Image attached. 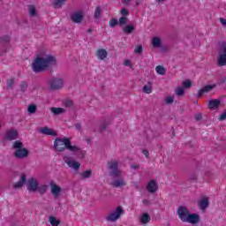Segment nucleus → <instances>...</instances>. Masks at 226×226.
Wrapping results in <instances>:
<instances>
[{
    "label": "nucleus",
    "mask_w": 226,
    "mask_h": 226,
    "mask_svg": "<svg viewBox=\"0 0 226 226\" xmlns=\"http://www.w3.org/2000/svg\"><path fill=\"white\" fill-rule=\"evenodd\" d=\"M56 64V56L50 55V53L44 51L41 52L35 59L33 61L32 69L35 73L45 72L47 68Z\"/></svg>",
    "instance_id": "1"
},
{
    "label": "nucleus",
    "mask_w": 226,
    "mask_h": 226,
    "mask_svg": "<svg viewBox=\"0 0 226 226\" xmlns=\"http://www.w3.org/2000/svg\"><path fill=\"white\" fill-rule=\"evenodd\" d=\"M54 147L56 151H64L68 149L72 154H75L79 160L86 156V152L81 150L80 147L72 145V140L68 137L57 138L54 141Z\"/></svg>",
    "instance_id": "2"
},
{
    "label": "nucleus",
    "mask_w": 226,
    "mask_h": 226,
    "mask_svg": "<svg viewBox=\"0 0 226 226\" xmlns=\"http://www.w3.org/2000/svg\"><path fill=\"white\" fill-rule=\"evenodd\" d=\"M12 147L14 149V156H16V158L22 160L29 156V150L24 147V143L20 140H16L13 143Z\"/></svg>",
    "instance_id": "3"
},
{
    "label": "nucleus",
    "mask_w": 226,
    "mask_h": 226,
    "mask_svg": "<svg viewBox=\"0 0 226 226\" xmlns=\"http://www.w3.org/2000/svg\"><path fill=\"white\" fill-rule=\"evenodd\" d=\"M64 162L70 169H72L73 170H79V169H80V162H77L75 159H73V157L65 155L64 157Z\"/></svg>",
    "instance_id": "4"
},
{
    "label": "nucleus",
    "mask_w": 226,
    "mask_h": 226,
    "mask_svg": "<svg viewBox=\"0 0 226 226\" xmlns=\"http://www.w3.org/2000/svg\"><path fill=\"white\" fill-rule=\"evenodd\" d=\"M64 86V81L63 80V78L56 77L51 79L49 83L50 89H61Z\"/></svg>",
    "instance_id": "5"
},
{
    "label": "nucleus",
    "mask_w": 226,
    "mask_h": 226,
    "mask_svg": "<svg viewBox=\"0 0 226 226\" xmlns=\"http://www.w3.org/2000/svg\"><path fill=\"white\" fill-rule=\"evenodd\" d=\"M177 215L181 222H186V218L190 215V211L186 207H179L177 210Z\"/></svg>",
    "instance_id": "6"
},
{
    "label": "nucleus",
    "mask_w": 226,
    "mask_h": 226,
    "mask_svg": "<svg viewBox=\"0 0 226 226\" xmlns=\"http://www.w3.org/2000/svg\"><path fill=\"white\" fill-rule=\"evenodd\" d=\"M121 215H123V208L121 207H118L108 216V221L116 222V220H119Z\"/></svg>",
    "instance_id": "7"
},
{
    "label": "nucleus",
    "mask_w": 226,
    "mask_h": 226,
    "mask_svg": "<svg viewBox=\"0 0 226 226\" xmlns=\"http://www.w3.org/2000/svg\"><path fill=\"white\" fill-rule=\"evenodd\" d=\"M39 132H41L42 135H49L50 137H57V132L56 130L44 126L41 127L39 129Z\"/></svg>",
    "instance_id": "8"
},
{
    "label": "nucleus",
    "mask_w": 226,
    "mask_h": 226,
    "mask_svg": "<svg viewBox=\"0 0 226 226\" xmlns=\"http://www.w3.org/2000/svg\"><path fill=\"white\" fill-rule=\"evenodd\" d=\"M109 56V52L105 49H98L95 51V57L98 59V61H105L107 57Z\"/></svg>",
    "instance_id": "9"
},
{
    "label": "nucleus",
    "mask_w": 226,
    "mask_h": 226,
    "mask_svg": "<svg viewBox=\"0 0 226 226\" xmlns=\"http://www.w3.org/2000/svg\"><path fill=\"white\" fill-rule=\"evenodd\" d=\"M71 19L75 24H80V22H82V19H84V11H78L72 13Z\"/></svg>",
    "instance_id": "10"
},
{
    "label": "nucleus",
    "mask_w": 226,
    "mask_h": 226,
    "mask_svg": "<svg viewBox=\"0 0 226 226\" xmlns=\"http://www.w3.org/2000/svg\"><path fill=\"white\" fill-rule=\"evenodd\" d=\"M27 189L29 192H36L38 190V180L36 178H30L27 181Z\"/></svg>",
    "instance_id": "11"
},
{
    "label": "nucleus",
    "mask_w": 226,
    "mask_h": 226,
    "mask_svg": "<svg viewBox=\"0 0 226 226\" xmlns=\"http://www.w3.org/2000/svg\"><path fill=\"white\" fill-rule=\"evenodd\" d=\"M51 186V193L53 195V197H55V199H57V197H59V195H61V186L56 185V183L52 182L50 184Z\"/></svg>",
    "instance_id": "12"
},
{
    "label": "nucleus",
    "mask_w": 226,
    "mask_h": 226,
    "mask_svg": "<svg viewBox=\"0 0 226 226\" xmlns=\"http://www.w3.org/2000/svg\"><path fill=\"white\" fill-rule=\"evenodd\" d=\"M6 140H15L19 137V132L15 130H9L4 134Z\"/></svg>",
    "instance_id": "13"
},
{
    "label": "nucleus",
    "mask_w": 226,
    "mask_h": 226,
    "mask_svg": "<svg viewBox=\"0 0 226 226\" xmlns=\"http://www.w3.org/2000/svg\"><path fill=\"white\" fill-rule=\"evenodd\" d=\"M200 220V217L199 216V215L189 214V215H187V218L185 219V222H186L187 223H192V225H195V223H199Z\"/></svg>",
    "instance_id": "14"
},
{
    "label": "nucleus",
    "mask_w": 226,
    "mask_h": 226,
    "mask_svg": "<svg viewBox=\"0 0 226 226\" xmlns=\"http://www.w3.org/2000/svg\"><path fill=\"white\" fill-rule=\"evenodd\" d=\"M109 169L111 170L112 176H117L119 177L121 176V172L117 170V162H112L109 163Z\"/></svg>",
    "instance_id": "15"
},
{
    "label": "nucleus",
    "mask_w": 226,
    "mask_h": 226,
    "mask_svg": "<svg viewBox=\"0 0 226 226\" xmlns=\"http://www.w3.org/2000/svg\"><path fill=\"white\" fill-rule=\"evenodd\" d=\"M209 206V199L207 197H203L198 201V207L204 211Z\"/></svg>",
    "instance_id": "16"
},
{
    "label": "nucleus",
    "mask_w": 226,
    "mask_h": 226,
    "mask_svg": "<svg viewBox=\"0 0 226 226\" xmlns=\"http://www.w3.org/2000/svg\"><path fill=\"white\" fill-rule=\"evenodd\" d=\"M217 62L219 66L226 65V46L222 48V54L219 56Z\"/></svg>",
    "instance_id": "17"
},
{
    "label": "nucleus",
    "mask_w": 226,
    "mask_h": 226,
    "mask_svg": "<svg viewBox=\"0 0 226 226\" xmlns=\"http://www.w3.org/2000/svg\"><path fill=\"white\" fill-rule=\"evenodd\" d=\"M147 189L150 193H154V192L158 190V183H156V181L154 180H151L150 182H148Z\"/></svg>",
    "instance_id": "18"
},
{
    "label": "nucleus",
    "mask_w": 226,
    "mask_h": 226,
    "mask_svg": "<svg viewBox=\"0 0 226 226\" xmlns=\"http://www.w3.org/2000/svg\"><path fill=\"white\" fill-rule=\"evenodd\" d=\"M215 85H207L199 91V95L201 96V94H204V93H209V91H212L215 89Z\"/></svg>",
    "instance_id": "19"
},
{
    "label": "nucleus",
    "mask_w": 226,
    "mask_h": 226,
    "mask_svg": "<svg viewBox=\"0 0 226 226\" xmlns=\"http://www.w3.org/2000/svg\"><path fill=\"white\" fill-rule=\"evenodd\" d=\"M26 174H21L19 181L14 184V188H21V186H24V185L26 184Z\"/></svg>",
    "instance_id": "20"
},
{
    "label": "nucleus",
    "mask_w": 226,
    "mask_h": 226,
    "mask_svg": "<svg viewBox=\"0 0 226 226\" xmlns=\"http://www.w3.org/2000/svg\"><path fill=\"white\" fill-rule=\"evenodd\" d=\"M219 105H220V100L214 99L208 102V107L213 110H215V109H218Z\"/></svg>",
    "instance_id": "21"
},
{
    "label": "nucleus",
    "mask_w": 226,
    "mask_h": 226,
    "mask_svg": "<svg viewBox=\"0 0 226 226\" xmlns=\"http://www.w3.org/2000/svg\"><path fill=\"white\" fill-rule=\"evenodd\" d=\"M150 221H151V217H149V215L147 214H143L139 218V222L140 223H142V225H146L147 223H149Z\"/></svg>",
    "instance_id": "22"
},
{
    "label": "nucleus",
    "mask_w": 226,
    "mask_h": 226,
    "mask_svg": "<svg viewBox=\"0 0 226 226\" xmlns=\"http://www.w3.org/2000/svg\"><path fill=\"white\" fill-rule=\"evenodd\" d=\"M152 46L155 49L162 47V39L160 37H154L152 39Z\"/></svg>",
    "instance_id": "23"
},
{
    "label": "nucleus",
    "mask_w": 226,
    "mask_h": 226,
    "mask_svg": "<svg viewBox=\"0 0 226 226\" xmlns=\"http://www.w3.org/2000/svg\"><path fill=\"white\" fill-rule=\"evenodd\" d=\"M51 112L55 114V116H58L59 114H64L66 109L64 108H51Z\"/></svg>",
    "instance_id": "24"
},
{
    "label": "nucleus",
    "mask_w": 226,
    "mask_h": 226,
    "mask_svg": "<svg viewBox=\"0 0 226 226\" xmlns=\"http://www.w3.org/2000/svg\"><path fill=\"white\" fill-rule=\"evenodd\" d=\"M66 3V0H54L52 2V6L54 8H61Z\"/></svg>",
    "instance_id": "25"
},
{
    "label": "nucleus",
    "mask_w": 226,
    "mask_h": 226,
    "mask_svg": "<svg viewBox=\"0 0 226 226\" xmlns=\"http://www.w3.org/2000/svg\"><path fill=\"white\" fill-rule=\"evenodd\" d=\"M155 72L158 75H165V73H167V69L162 65H158L155 67Z\"/></svg>",
    "instance_id": "26"
},
{
    "label": "nucleus",
    "mask_w": 226,
    "mask_h": 226,
    "mask_svg": "<svg viewBox=\"0 0 226 226\" xmlns=\"http://www.w3.org/2000/svg\"><path fill=\"white\" fill-rule=\"evenodd\" d=\"M153 92V85L151 83H147L143 87V93H146L147 94H151Z\"/></svg>",
    "instance_id": "27"
},
{
    "label": "nucleus",
    "mask_w": 226,
    "mask_h": 226,
    "mask_svg": "<svg viewBox=\"0 0 226 226\" xmlns=\"http://www.w3.org/2000/svg\"><path fill=\"white\" fill-rule=\"evenodd\" d=\"M134 29H135V26H133L132 24H130L124 27V33H125V34H130Z\"/></svg>",
    "instance_id": "28"
},
{
    "label": "nucleus",
    "mask_w": 226,
    "mask_h": 226,
    "mask_svg": "<svg viewBox=\"0 0 226 226\" xmlns=\"http://www.w3.org/2000/svg\"><path fill=\"white\" fill-rule=\"evenodd\" d=\"M49 223H50L51 226H57V225H59V223L61 222L59 221V219H57V218H56V217H54V216H50V217L49 218Z\"/></svg>",
    "instance_id": "29"
},
{
    "label": "nucleus",
    "mask_w": 226,
    "mask_h": 226,
    "mask_svg": "<svg viewBox=\"0 0 226 226\" xmlns=\"http://www.w3.org/2000/svg\"><path fill=\"white\" fill-rule=\"evenodd\" d=\"M182 87H184L185 89H188L190 87H192V80L190 79H185L182 82Z\"/></svg>",
    "instance_id": "30"
},
{
    "label": "nucleus",
    "mask_w": 226,
    "mask_h": 226,
    "mask_svg": "<svg viewBox=\"0 0 226 226\" xmlns=\"http://www.w3.org/2000/svg\"><path fill=\"white\" fill-rule=\"evenodd\" d=\"M123 64L124 66H127V68H131V70H133V63H132V60L124 59Z\"/></svg>",
    "instance_id": "31"
},
{
    "label": "nucleus",
    "mask_w": 226,
    "mask_h": 226,
    "mask_svg": "<svg viewBox=\"0 0 226 226\" xmlns=\"http://www.w3.org/2000/svg\"><path fill=\"white\" fill-rule=\"evenodd\" d=\"M175 94H177V96H183V94H185V88L178 87L175 91Z\"/></svg>",
    "instance_id": "32"
},
{
    "label": "nucleus",
    "mask_w": 226,
    "mask_h": 226,
    "mask_svg": "<svg viewBox=\"0 0 226 226\" xmlns=\"http://www.w3.org/2000/svg\"><path fill=\"white\" fill-rule=\"evenodd\" d=\"M27 110L29 114H34V112H36V105L34 104L29 105Z\"/></svg>",
    "instance_id": "33"
},
{
    "label": "nucleus",
    "mask_w": 226,
    "mask_h": 226,
    "mask_svg": "<svg viewBox=\"0 0 226 226\" xmlns=\"http://www.w3.org/2000/svg\"><path fill=\"white\" fill-rule=\"evenodd\" d=\"M28 11H29L31 17H34V15H36V9H34V6H33V5L29 6Z\"/></svg>",
    "instance_id": "34"
},
{
    "label": "nucleus",
    "mask_w": 226,
    "mask_h": 226,
    "mask_svg": "<svg viewBox=\"0 0 226 226\" xmlns=\"http://www.w3.org/2000/svg\"><path fill=\"white\" fill-rule=\"evenodd\" d=\"M91 174H92L91 170H88L83 171L81 173V177H83L84 178L91 177Z\"/></svg>",
    "instance_id": "35"
},
{
    "label": "nucleus",
    "mask_w": 226,
    "mask_h": 226,
    "mask_svg": "<svg viewBox=\"0 0 226 226\" xmlns=\"http://www.w3.org/2000/svg\"><path fill=\"white\" fill-rule=\"evenodd\" d=\"M100 15H102V9L100 7H97L94 12L95 19H100Z\"/></svg>",
    "instance_id": "36"
},
{
    "label": "nucleus",
    "mask_w": 226,
    "mask_h": 226,
    "mask_svg": "<svg viewBox=\"0 0 226 226\" xmlns=\"http://www.w3.org/2000/svg\"><path fill=\"white\" fill-rule=\"evenodd\" d=\"M128 22V19H126V17H122L119 19L118 24L120 26H124V24Z\"/></svg>",
    "instance_id": "37"
},
{
    "label": "nucleus",
    "mask_w": 226,
    "mask_h": 226,
    "mask_svg": "<svg viewBox=\"0 0 226 226\" xmlns=\"http://www.w3.org/2000/svg\"><path fill=\"white\" fill-rule=\"evenodd\" d=\"M135 54H141L142 53V46L137 45L134 49Z\"/></svg>",
    "instance_id": "38"
},
{
    "label": "nucleus",
    "mask_w": 226,
    "mask_h": 226,
    "mask_svg": "<svg viewBox=\"0 0 226 226\" xmlns=\"http://www.w3.org/2000/svg\"><path fill=\"white\" fill-rule=\"evenodd\" d=\"M73 105V102L70 101V100H66L64 102V106L66 108V109H69V107H72Z\"/></svg>",
    "instance_id": "39"
},
{
    "label": "nucleus",
    "mask_w": 226,
    "mask_h": 226,
    "mask_svg": "<svg viewBox=\"0 0 226 226\" xmlns=\"http://www.w3.org/2000/svg\"><path fill=\"white\" fill-rule=\"evenodd\" d=\"M114 186H123V185H124V181H123V179L115 181L113 183Z\"/></svg>",
    "instance_id": "40"
},
{
    "label": "nucleus",
    "mask_w": 226,
    "mask_h": 226,
    "mask_svg": "<svg viewBox=\"0 0 226 226\" xmlns=\"http://www.w3.org/2000/svg\"><path fill=\"white\" fill-rule=\"evenodd\" d=\"M165 102L168 103V104L173 103L174 102V96L166 97Z\"/></svg>",
    "instance_id": "41"
},
{
    "label": "nucleus",
    "mask_w": 226,
    "mask_h": 226,
    "mask_svg": "<svg viewBox=\"0 0 226 226\" xmlns=\"http://www.w3.org/2000/svg\"><path fill=\"white\" fill-rule=\"evenodd\" d=\"M219 21H220L221 25L222 26V27H226V19L220 18Z\"/></svg>",
    "instance_id": "42"
},
{
    "label": "nucleus",
    "mask_w": 226,
    "mask_h": 226,
    "mask_svg": "<svg viewBox=\"0 0 226 226\" xmlns=\"http://www.w3.org/2000/svg\"><path fill=\"white\" fill-rule=\"evenodd\" d=\"M117 19H111V20L109 21V26H110L111 27H114V26H117Z\"/></svg>",
    "instance_id": "43"
},
{
    "label": "nucleus",
    "mask_w": 226,
    "mask_h": 226,
    "mask_svg": "<svg viewBox=\"0 0 226 226\" xmlns=\"http://www.w3.org/2000/svg\"><path fill=\"white\" fill-rule=\"evenodd\" d=\"M39 192H40V193H43V192H47V185H41L39 188Z\"/></svg>",
    "instance_id": "44"
},
{
    "label": "nucleus",
    "mask_w": 226,
    "mask_h": 226,
    "mask_svg": "<svg viewBox=\"0 0 226 226\" xmlns=\"http://www.w3.org/2000/svg\"><path fill=\"white\" fill-rule=\"evenodd\" d=\"M26 89H27V83L23 82L21 84V91H26Z\"/></svg>",
    "instance_id": "45"
},
{
    "label": "nucleus",
    "mask_w": 226,
    "mask_h": 226,
    "mask_svg": "<svg viewBox=\"0 0 226 226\" xmlns=\"http://www.w3.org/2000/svg\"><path fill=\"white\" fill-rule=\"evenodd\" d=\"M13 83H14L13 79H9L7 81V87H11V86H13Z\"/></svg>",
    "instance_id": "46"
},
{
    "label": "nucleus",
    "mask_w": 226,
    "mask_h": 226,
    "mask_svg": "<svg viewBox=\"0 0 226 226\" xmlns=\"http://www.w3.org/2000/svg\"><path fill=\"white\" fill-rule=\"evenodd\" d=\"M121 15H123L124 17L126 16V15H128V10L123 9V10L121 11Z\"/></svg>",
    "instance_id": "47"
},
{
    "label": "nucleus",
    "mask_w": 226,
    "mask_h": 226,
    "mask_svg": "<svg viewBox=\"0 0 226 226\" xmlns=\"http://www.w3.org/2000/svg\"><path fill=\"white\" fill-rule=\"evenodd\" d=\"M220 119L221 121H223V119H226V111L220 116Z\"/></svg>",
    "instance_id": "48"
},
{
    "label": "nucleus",
    "mask_w": 226,
    "mask_h": 226,
    "mask_svg": "<svg viewBox=\"0 0 226 226\" xmlns=\"http://www.w3.org/2000/svg\"><path fill=\"white\" fill-rule=\"evenodd\" d=\"M142 153L146 156V158L149 157V152L147 150H143Z\"/></svg>",
    "instance_id": "49"
},
{
    "label": "nucleus",
    "mask_w": 226,
    "mask_h": 226,
    "mask_svg": "<svg viewBox=\"0 0 226 226\" xmlns=\"http://www.w3.org/2000/svg\"><path fill=\"white\" fill-rule=\"evenodd\" d=\"M201 117H202V115H198V116L196 117L197 119H200Z\"/></svg>",
    "instance_id": "50"
},
{
    "label": "nucleus",
    "mask_w": 226,
    "mask_h": 226,
    "mask_svg": "<svg viewBox=\"0 0 226 226\" xmlns=\"http://www.w3.org/2000/svg\"><path fill=\"white\" fill-rule=\"evenodd\" d=\"M132 169H139V166L136 165V166H132Z\"/></svg>",
    "instance_id": "51"
},
{
    "label": "nucleus",
    "mask_w": 226,
    "mask_h": 226,
    "mask_svg": "<svg viewBox=\"0 0 226 226\" xmlns=\"http://www.w3.org/2000/svg\"><path fill=\"white\" fill-rule=\"evenodd\" d=\"M159 3H162V1H165V0H157Z\"/></svg>",
    "instance_id": "52"
},
{
    "label": "nucleus",
    "mask_w": 226,
    "mask_h": 226,
    "mask_svg": "<svg viewBox=\"0 0 226 226\" xmlns=\"http://www.w3.org/2000/svg\"><path fill=\"white\" fill-rule=\"evenodd\" d=\"M124 3H128V0H124Z\"/></svg>",
    "instance_id": "53"
},
{
    "label": "nucleus",
    "mask_w": 226,
    "mask_h": 226,
    "mask_svg": "<svg viewBox=\"0 0 226 226\" xmlns=\"http://www.w3.org/2000/svg\"><path fill=\"white\" fill-rule=\"evenodd\" d=\"M143 202H144V204H148L146 200H144Z\"/></svg>",
    "instance_id": "54"
}]
</instances>
